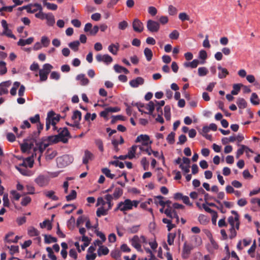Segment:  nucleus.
Listing matches in <instances>:
<instances>
[{
	"label": "nucleus",
	"mask_w": 260,
	"mask_h": 260,
	"mask_svg": "<svg viewBox=\"0 0 260 260\" xmlns=\"http://www.w3.org/2000/svg\"><path fill=\"white\" fill-rule=\"evenodd\" d=\"M74 158L72 156L66 154L57 157L56 160L57 165L60 168H63L71 164Z\"/></svg>",
	"instance_id": "f257e3e1"
},
{
	"label": "nucleus",
	"mask_w": 260,
	"mask_h": 260,
	"mask_svg": "<svg viewBox=\"0 0 260 260\" xmlns=\"http://www.w3.org/2000/svg\"><path fill=\"white\" fill-rule=\"evenodd\" d=\"M131 210H132V201L130 199H126L123 202H120L117 204L114 211L120 210L125 214L126 211Z\"/></svg>",
	"instance_id": "f03ea898"
},
{
	"label": "nucleus",
	"mask_w": 260,
	"mask_h": 260,
	"mask_svg": "<svg viewBox=\"0 0 260 260\" xmlns=\"http://www.w3.org/2000/svg\"><path fill=\"white\" fill-rule=\"evenodd\" d=\"M53 69V66L49 63H45L43 69L39 71L40 80L41 81H45L48 78V75Z\"/></svg>",
	"instance_id": "7ed1b4c3"
},
{
	"label": "nucleus",
	"mask_w": 260,
	"mask_h": 260,
	"mask_svg": "<svg viewBox=\"0 0 260 260\" xmlns=\"http://www.w3.org/2000/svg\"><path fill=\"white\" fill-rule=\"evenodd\" d=\"M146 26L148 31L151 32H156L160 28L159 23L151 19L147 21Z\"/></svg>",
	"instance_id": "20e7f679"
},
{
	"label": "nucleus",
	"mask_w": 260,
	"mask_h": 260,
	"mask_svg": "<svg viewBox=\"0 0 260 260\" xmlns=\"http://www.w3.org/2000/svg\"><path fill=\"white\" fill-rule=\"evenodd\" d=\"M2 26L4 30L2 34V35L6 36L8 37L16 39V37L12 34V30L8 28V25L6 20H2L1 21Z\"/></svg>",
	"instance_id": "39448f33"
},
{
	"label": "nucleus",
	"mask_w": 260,
	"mask_h": 260,
	"mask_svg": "<svg viewBox=\"0 0 260 260\" xmlns=\"http://www.w3.org/2000/svg\"><path fill=\"white\" fill-rule=\"evenodd\" d=\"M23 9H26L27 12L30 13H34L38 10H42V7L39 4L36 3L34 5L30 4L22 7Z\"/></svg>",
	"instance_id": "423d86ee"
},
{
	"label": "nucleus",
	"mask_w": 260,
	"mask_h": 260,
	"mask_svg": "<svg viewBox=\"0 0 260 260\" xmlns=\"http://www.w3.org/2000/svg\"><path fill=\"white\" fill-rule=\"evenodd\" d=\"M193 249V246L190 244H188L186 242L184 243L182 252V257L183 259H187L189 257V255L190 254L191 251Z\"/></svg>",
	"instance_id": "0eeeda50"
},
{
	"label": "nucleus",
	"mask_w": 260,
	"mask_h": 260,
	"mask_svg": "<svg viewBox=\"0 0 260 260\" xmlns=\"http://www.w3.org/2000/svg\"><path fill=\"white\" fill-rule=\"evenodd\" d=\"M35 182L40 187L47 186L49 183V179L43 175H39L35 179Z\"/></svg>",
	"instance_id": "6e6552de"
},
{
	"label": "nucleus",
	"mask_w": 260,
	"mask_h": 260,
	"mask_svg": "<svg viewBox=\"0 0 260 260\" xmlns=\"http://www.w3.org/2000/svg\"><path fill=\"white\" fill-rule=\"evenodd\" d=\"M34 146L33 142L28 139L24 140V143L20 145L21 150L23 153L28 152Z\"/></svg>",
	"instance_id": "1a4fd4ad"
},
{
	"label": "nucleus",
	"mask_w": 260,
	"mask_h": 260,
	"mask_svg": "<svg viewBox=\"0 0 260 260\" xmlns=\"http://www.w3.org/2000/svg\"><path fill=\"white\" fill-rule=\"evenodd\" d=\"M60 130L61 131H59V132H58L59 134H58V135H57V136H58L61 142H62L64 143H67L68 141V140L67 138H66L64 137H71V136L70 135V133L67 127H64L62 129L61 128V129H60Z\"/></svg>",
	"instance_id": "9d476101"
},
{
	"label": "nucleus",
	"mask_w": 260,
	"mask_h": 260,
	"mask_svg": "<svg viewBox=\"0 0 260 260\" xmlns=\"http://www.w3.org/2000/svg\"><path fill=\"white\" fill-rule=\"evenodd\" d=\"M96 59L99 62L103 61L106 64H108L112 62V57L108 54H98L96 57Z\"/></svg>",
	"instance_id": "9b49d317"
},
{
	"label": "nucleus",
	"mask_w": 260,
	"mask_h": 260,
	"mask_svg": "<svg viewBox=\"0 0 260 260\" xmlns=\"http://www.w3.org/2000/svg\"><path fill=\"white\" fill-rule=\"evenodd\" d=\"M36 153H32V155L29 157L26 158L23 161V162L20 164V166L22 167H28L31 168L33 167L34 160V157L36 156Z\"/></svg>",
	"instance_id": "f8f14e48"
},
{
	"label": "nucleus",
	"mask_w": 260,
	"mask_h": 260,
	"mask_svg": "<svg viewBox=\"0 0 260 260\" xmlns=\"http://www.w3.org/2000/svg\"><path fill=\"white\" fill-rule=\"evenodd\" d=\"M133 28L137 32H141L144 29L143 23L138 19H135L133 22Z\"/></svg>",
	"instance_id": "ddd939ff"
},
{
	"label": "nucleus",
	"mask_w": 260,
	"mask_h": 260,
	"mask_svg": "<svg viewBox=\"0 0 260 260\" xmlns=\"http://www.w3.org/2000/svg\"><path fill=\"white\" fill-rule=\"evenodd\" d=\"M55 113L53 111H49L47 114V118H49V121L52 125H56L60 120V116H54Z\"/></svg>",
	"instance_id": "4468645a"
},
{
	"label": "nucleus",
	"mask_w": 260,
	"mask_h": 260,
	"mask_svg": "<svg viewBox=\"0 0 260 260\" xmlns=\"http://www.w3.org/2000/svg\"><path fill=\"white\" fill-rule=\"evenodd\" d=\"M144 83V79L141 77H138L129 82L130 86L133 88H137L139 85H142Z\"/></svg>",
	"instance_id": "2eb2a0df"
},
{
	"label": "nucleus",
	"mask_w": 260,
	"mask_h": 260,
	"mask_svg": "<svg viewBox=\"0 0 260 260\" xmlns=\"http://www.w3.org/2000/svg\"><path fill=\"white\" fill-rule=\"evenodd\" d=\"M38 147H35L33 149L34 153H36V152L37 151H39L41 154H42L44 150L46 149V148L49 146V143H44L43 142H41L39 143L36 144Z\"/></svg>",
	"instance_id": "dca6fc26"
},
{
	"label": "nucleus",
	"mask_w": 260,
	"mask_h": 260,
	"mask_svg": "<svg viewBox=\"0 0 260 260\" xmlns=\"http://www.w3.org/2000/svg\"><path fill=\"white\" fill-rule=\"evenodd\" d=\"M17 170L23 175L26 176H30L32 175L31 171L27 169V167L16 166Z\"/></svg>",
	"instance_id": "f3484780"
},
{
	"label": "nucleus",
	"mask_w": 260,
	"mask_h": 260,
	"mask_svg": "<svg viewBox=\"0 0 260 260\" xmlns=\"http://www.w3.org/2000/svg\"><path fill=\"white\" fill-rule=\"evenodd\" d=\"M149 140V137L146 135H141L137 137L135 142L136 143L143 142V145L145 146L148 145V141Z\"/></svg>",
	"instance_id": "a211bd4d"
},
{
	"label": "nucleus",
	"mask_w": 260,
	"mask_h": 260,
	"mask_svg": "<svg viewBox=\"0 0 260 260\" xmlns=\"http://www.w3.org/2000/svg\"><path fill=\"white\" fill-rule=\"evenodd\" d=\"M93 158V154L88 150L84 151V155L83 157V164L86 165L88 163L89 160H92Z\"/></svg>",
	"instance_id": "6ab92c4d"
},
{
	"label": "nucleus",
	"mask_w": 260,
	"mask_h": 260,
	"mask_svg": "<svg viewBox=\"0 0 260 260\" xmlns=\"http://www.w3.org/2000/svg\"><path fill=\"white\" fill-rule=\"evenodd\" d=\"M205 63L204 61H201L200 62L199 60L198 59H194L191 62H186L184 63V66L186 68L190 67L192 69L196 68L199 63L204 64Z\"/></svg>",
	"instance_id": "aec40b11"
},
{
	"label": "nucleus",
	"mask_w": 260,
	"mask_h": 260,
	"mask_svg": "<svg viewBox=\"0 0 260 260\" xmlns=\"http://www.w3.org/2000/svg\"><path fill=\"white\" fill-rule=\"evenodd\" d=\"M77 80L80 81V84L82 86H85L89 83V80L85 77L83 74H79L76 78Z\"/></svg>",
	"instance_id": "412c9836"
},
{
	"label": "nucleus",
	"mask_w": 260,
	"mask_h": 260,
	"mask_svg": "<svg viewBox=\"0 0 260 260\" xmlns=\"http://www.w3.org/2000/svg\"><path fill=\"white\" fill-rule=\"evenodd\" d=\"M34 41V38L32 37H30L26 40L20 39L19 41L17 42V45L18 46H24L26 45L31 44Z\"/></svg>",
	"instance_id": "4be33fe9"
},
{
	"label": "nucleus",
	"mask_w": 260,
	"mask_h": 260,
	"mask_svg": "<svg viewBox=\"0 0 260 260\" xmlns=\"http://www.w3.org/2000/svg\"><path fill=\"white\" fill-rule=\"evenodd\" d=\"M217 68L219 71H220V72H219L218 75L219 78H224L228 75H229V73L225 68H222L220 66H219Z\"/></svg>",
	"instance_id": "5701e85b"
},
{
	"label": "nucleus",
	"mask_w": 260,
	"mask_h": 260,
	"mask_svg": "<svg viewBox=\"0 0 260 260\" xmlns=\"http://www.w3.org/2000/svg\"><path fill=\"white\" fill-rule=\"evenodd\" d=\"M139 237L137 235H135L133 237L131 240L132 245L137 249H139L141 248V245L139 243Z\"/></svg>",
	"instance_id": "b1692460"
},
{
	"label": "nucleus",
	"mask_w": 260,
	"mask_h": 260,
	"mask_svg": "<svg viewBox=\"0 0 260 260\" xmlns=\"http://www.w3.org/2000/svg\"><path fill=\"white\" fill-rule=\"evenodd\" d=\"M119 45L118 43L117 44H112L108 47V50L113 54L116 55L117 51L119 50Z\"/></svg>",
	"instance_id": "393cba45"
},
{
	"label": "nucleus",
	"mask_w": 260,
	"mask_h": 260,
	"mask_svg": "<svg viewBox=\"0 0 260 260\" xmlns=\"http://www.w3.org/2000/svg\"><path fill=\"white\" fill-rule=\"evenodd\" d=\"M236 103L240 109L246 108L247 105L246 101L241 98H239L237 99Z\"/></svg>",
	"instance_id": "a878e982"
},
{
	"label": "nucleus",
	"mask_w": 260,
	"mask_h": 260,
	"mask_svg": "<svg viewBox=\"0 0 260 260\" xmlns=\"http://www.w3.org/2000/svg\"><path fill=\"white\" fill-rule=\"evenodd\" d=\"M44 140H47L48 141L51 143H56L60 141V139L57 135L50 136L46 138H43Z\"/></svg>",
	"instance_id": "bb28decb"
},
{
	"label": "nucleus",
	"mask_w": 260,
	"mask_h": 260,
	"mask_svg": "<svg viewBox=\"0 0 260 260\" xmlns=\"http://www.w3.org/2000/svg\"><path fill=\"white\" fill-rule=\"evenodd\" d=\"M108 209H105L104 207L102 206L98 208L96 210V216L99 217L102 216L106 215L108 214Z\"/></svg>",
	"instance_id": "cd10ccee"
},
{
	"label": "nucleus",
	"mask_w": 260,
	"mask_h": 260,
	"mask_svg": "<svg viewBox=\"0 0 260 260\" xmlns=\"http://www.w3.org/2000/svg\"><path fill=\"white\" fill-rule=\"evenodd\" d=\"M44 194L47 197L53 201H57L59 200L58 197L55 195V192L53 190L45 191Z\"/></svg>",
	"instance_id": "c85d7f7f"
},
{
	"label": "nucleus",
	"mask_w": 260,
	"mask_h": 260,
	"mask_svg": "<svg viewBox=\"0 0 260 260\" xmlns=\"http://www.w3.org/2000/svg\"><path fill=\"white\" fill-rule=\"evenodd\" d=\"M123 194V190L121 188L116 187L115 189L114 193L112 195L114 199L117 200Z\"/></svg>",
	"instance_id": "c756f323"
},
{
	"label": "nucleus",
	"mask_w": 260,
	"mask_h": 260,
	"mask_svg": "<svg viewBox=\"0 0 260 260\" xmlns=\"http://www.w3.org/2000/svg\"><path fill=\"white\" fill-rule=\"evenodd\" d=\"M109 252V249L105 246H101L98 250V254L99 256H101L102 255H107L108 254Z\"/></svg>",
	"instance_id": "7c9ffc66"
},
{
	"label": "nucleus",
	"mask_w": 260,
	"mask_h": 260,
	"mask_svg": "<svg viewBox=\"0 0 260 260\" xmlns=\"http://www.w3.org/2000/svg\"><path fill=\"white\" fill-rule=\"evenodd\" d=\"M137 149V145H133L132 147L128 150L127 155L129 156V159H133L135 157L136 152Z\"/></svg>",
	"instance_id": "2f4dec72"
},
{
	"label": "nucleus",
	"mask_w": 260,
	"mask_h": 260,
	"mask_svg": "<svg viewBox=\"0 0 260 260\" xmlns=\"http://www.w3.org/2000/svg\"><path fill=\"white\" fill-rule=\"evenodd\" d=\"M144 53L147 60L150 61L153 56V53L151 50L148 48H146L144 50Z\"/></svg>",
	"instance_id": "473e14b6"
},
{
	"label": "nucleus",
	"mask_w": 260,
	"mask_h": 260,
	"mask_svg": "<svg viewBox=\"0 0 260 260\" xmlns=\"http://www.w3.org/2000/svg\"><path fill=\"white\" fill-rule=\"evenodd\" d=\"M28 234L30 237L38 236L40 234L38 230L34 227H30L28 229Z\"/></svg>",
	"instance_id": "72a5a7b5"
},
{
	"label": "nucleus",
	"mask_w": 260,
	"mask_h": 260,
	"mask_svg": "<svg viewBox=\"0 0 260 260\" xmlns=\"http://www.w3.org/2000/svg\"><path fill=\"white\" fill-rule=\"evenodd\" d=\"M164 116L167 120L171 119V108L169 105H166L164 108Z\"/></svg>",
	"instance_id": "f704fd0d"
},
{
	"label": "nucleus",
	"mask_w": 260,
	"mask_h": 260,
	"mask_svg": "<svg viewBox=\"0 0 260 260\" xmlns=\"http://www.w3.org/2000/svg\"><path fill=\"white\" fill-rule=\"evenodd\" d=\"M10 85L9 82H5L0 84V95L4 94H7L8 93V89L4 86H8Z\"/></svg>",
	"instance_id": "c9c22d12"
},
{
	"label": "nucleus",
	"mask_w": 260,
	"mask_h": 260,
	"mask_svg": "<svg viewBox=\"0 0 260 260\" xmlns=\"http://www.w3.org/2000/svg\"><path fill=\"white\" fill-rule=\"evenodd\" d=\"M243 86L241 84H235L233 86V90L231 91L232 95H237L240 90L241 87Z\"/></svg>",
	"instance_id": "e433bc0d"
},
{
	"label": "nucleus",
	"mask_w": 260,
	"mask_h": 260,
	"mask_svg": "<svg viewBox=\"0 0 260 260\" xmlns=\"http://www.w3.org/2000/svg\"><path fill=\"white\" fill-rule=\"evenodd\" d=\"M80 45V42L78 41H75L69 44V47L74 51L78 50V47Z\"/></svg>",
	"instance_id": "4c0bfd02"
},
{
	"label": "nucleus",
	"mask_w": 260,
	"mask_h": 260,
	"mask_svg": "<svg viewBox=\"0 0 260 260\" xmlns=\"http://www.w3.org/2000/svg\"><path fill=\"white\" fill-rule=\"evenodd\" d=\"M101 171L107 177L110 179H113L115 177V175L111 174L110 170L107 168L102 169Z\"/></svg>",
	"instance_id": "58836bf2"
},
{
	"label": "nucleus",
	"mask_w": 260,
	"mask_h": 260,
	"mask_svg": "<svg viewBox=\"0 0 260 260\" xmlns=\"http://www.w3.org/2000/svg\"><path fill=\"white\" fill-rule=\"evenodd\" d=\"M45 18L47 20V24L50 26H52L55 23V19L52 14H46Z\"/></svg>",
	"instance_id": "ea45409f"
},
{
	"label": "nucleus",
	"mask_w": 260,
	"mask_h": 260,
	"mask_svg": "<svg viewBox=\"0 0 260 260\" xmlns=\"http://www.w3.org/2000/svg\"><path fill=\"white\" fill-rule=\"evenodd\" d=\"M41 228H47L48 230H51L52 229V224L49 220H45L43 222L40 223Z\"/></svg>",
	"instance_id": "a19ab883"
},
{
	"label": "nucleus",
	"mask_w": 260,
	"mask_h": 260,
	"mask_svg": "<svg viewBox=\"0 0 260 260\" xmlns=\"http://www.w3.org/2000/svg\"><path fill=\"white\" fill-rule=\"evenodd\" d=\"M164 199V197L158 196L155 197L154 202L156 204H159L161 207H165V201L163 200Z\"/></svg>",
	"instance_id": "79ce46f5"
},
{
	"label": "nucleus",
	"mask_w": 260,
	"mask_h": 260,
	"mask_svg": "<svg viewBox=\"0 0 260 260\" xmlns=\"http://www.w3.org/2000/svg\"><path fill=\"white\" fill-rule=\"evenodd\" d=\"M198 73L199 76L203 77L207 75L208 70L206 67H200L198 69Z\"/></svg>",
	"instance_id": "37998d69"
},
{
	"label": "nucleus",
	"mask_w": 260,
	"mask_h": 260,
	"mask_svg": "<svg viewBox=\"0 0 260 260\" xmlns=\"http://www.w3.org/2000/svg\"><path fill=\"white\" fill-rule=\"evenodd\" d=\"M250 102L254 105H257L259 104L258 97L256 93H252L250 98Z\"/></svg>",
	"instance_id": "c03bdc74"
},
{
	"label": "nucleus",
	"mask_w": 260,
	"mask_h": 260,
	"mask_svg": "<svg viewBox=\"0 0 260 260\" xmlns=\"http://www.w3.org/2000/svg\"><path fill=\"white\" fill-rule=\"evenodd\" d=\"M40 132H34L30 136H29L27 139H28L30 141L34 142H37V139L40 136Z\"/></svg>",
	"instance_id": "a18cd8bd"
},
{
	"label": "nucleus",
	"mask_w": 260,
	"mask_h": 260,
	"mask_svg": "<svg viewBox=\"0 0 260 260\" xmlns=\"http://www.w3.org/2000/svg\"><path fill=\"white\" fill-rule=\"evenodd\" d=\"M94 143L96 146L98 147L99 150L103 152L104 149L102 140L101 139H95Z\"/></svg>",
	"instance_id": "49530a36"
},
{
	"label": "nucleus",
	"mask_w": 260,
	"mask_h": 260,
	"mask_svg": "<svg viewBox=\"0 0 260 260\" xmlns=\"http://www.w3.org/2000/svg\"><path fill=\"white\" fill-rule=\"evenodd\" d=\"M7 72L6 63L5 61H0V75H3Z\"/></svg>",
	"instance_id": "de8ad7c7"
},
{
	"label": "nucleus",
	"mask_w": 260,
	"mask_h": 260,
	"mask_svg": "<svg viewBox=\"0 0 260 260\" xmlns=\"http://www.w3.org/2000/svg\"><path fill=\"white\" fill-rule=\"evenodd\" d=\"M146 109L148 110L149 112L147 114L152 115V113L155 109V105L152 101H150L146 107Z\"/></svg>",
	"instance_id": "09e8293b"
},
{
	"label": "nucleus",
	"mask_w": 260,
	"mask_h": 260,
	"mask_svg": "<svg viewBox=\"0 0 260 260\" xmlns=\"http://www.w3.org/2000/svg\"><path fill=\"white\" fill-rule=\"evenodd\" d=\"M82 117L81 112L78 110H76L74 112L72 115V119L74 120H81Z\"/></svg>",
	"instance_id": "8fccbe9b"
},
{
	"label": "nucleus",
	"mask_w": 260,
	"mask_h": 260,
	"mask_svg": "<svg viewBox=\"0 0 260 260\" xmlns=\"http://www.w3.org/2000/svg\"><path fill=\"white\" fill-rule=\"evenodd\" d=\"M44 240L46 243L49 244L52 242H56L57 239L56 238L52 237L51 235H45Z\"/></svg>",
	"instance_id": "3c124183"
},
{
	"label": "nucleus",
	"mask_w": 260,
	"mask_h": 260,
	"mask_svg": "<svg viewBox=\"0 0 260 260\" xmlns=\"http://www.w3.org/2000/svg\"><path fill=\"white\" fill-rule=\"evenodd\" d=\"M77 192L75 190H72L71 193L66 197L67 201L73 200L76 198Z\"/></svg>",
	"instance_id": "603ef678"
},
{
	"label": "nucleus",
	"mask_w": 260,
	"mask_h": 260,
	"mask_svg": "<svg viewBox=\"0 0 260 260\" xmlns=\"http://www.w3.org/2000/svg\"><path fill=\"white\" fill-rule=\"evenodd\" d=\"M7 248L10 250V254L13 255L16 253L19 252V247L18 246L12 245L11 246H7Z\"/></svg>",
	"instance_id": "864d4df0"
},
{
	"label": "nucleus",
	"mask_w": 260,
	"mask_h": 260,
	"mask_svg": "<svg viewBox=\"0 0 260 260\" xmlns=\"http://www.w3.org/2000/svg\"><path fill=\"white\" fill-rule=\"evenodd\" d=\"M175 133L174 132H171L168 135L167 138V140L169 144H174V143L175 142Z\"/></svg>",
	"instance_id": "5fc2aeb1"
},
{
	"label": "nucleus",
	"mask_w": 260,
	"mask_h": 260,
	"mask_svg": "<svg viewBox=\"0 0 260 260\" xmlns=\"http://www.w3.org/2000/svg\"><path fill=\"white\" fill-rule=\"evenodd\" d=\"M241 148L238 149L237 150V151L236 152V158H238L240 156L242 155L245 150V148H247V146L244 145H240Z\"/></svg>",
	"instance_id": "6e6d98bb"
},
{
	"label": "nucleus",
	"mask_w": 260,
	"mask_h": 260,
	"mask_svg": "<svg viewBox=\"0 0 260 260\" xmlns=\"http://www.w3.org/2000/svg\"><path fill=\"white\" fill-rule=\"evenodd\" d=\"M29 121L32 124L38 123L40 121V117L39 114H36L34 117L29 118Z\"/></svg>",
	"instance_id": "4d7b16f0"
},
{
	"label": "nucleus",
	"mask_w": 260,
	"mask_h": 260,
	"mask_svg": "<svg viewBox=\"0 0 260 260\" xmlns=\"http://www.w3.org/2000/svg\"><path fill=\"white\" fill-rule=\"evenodd\" d=\"M46 251L48 253L49 257L51 260H57L56 256L54 254L53 251L51 247H48L46 248Z\"/></svg>",
	"instance_id": "13d9d810"
},
{
	"label": "nucleus",
	"mask_w": 260,
	"mask_h": 260,
	"mask_svg": "<svg viewBox=\"0 0 260 260\" xmlns=\"http://www.w3.org/2000/svg\"><path fill=\"white\" fill-rule=\"evenodd\" d=\"M111 256L115 259H118L121 256L120 251L118 250H114L111 252Z\"/></svg>",
	"instance_id": "bf43d9fd"
},
{
	"label": "nucleus",
	"mask_w": 260,
	"mask_h": 260,
	"mask_svg": "<svg viewBox=\"0 0 260 260\" xmlns=\"http://www.w3.org/2000/svg\"><path fill=\"white\" fill-rule=\"evenodd\" d=\"M110 164L115 166V167H119L120 169L124 168V165L122 162L119 161L117 160L111 161L109 162Z\"/></svg>",
	"instance_id": "052dcab7"
},
{
	"label": "nucleus",
	"mask_w": 260,
	"mask_h": 260,
	"mask_svg": "<svg viewBox=\"0 0 260 260\" xmlns=\"http://www.w3.org/2000/svg\"><path fill=\"white\" fill-rule=\"evenodd\" d=\"M31 201V199L30 197L26 196L22 199L21 204L23 206H26L30 203Z\"/></svg>",
	"instance_id": "680f3d73"
},
{
	"label": "nucleus",
	"mask_w": 260,
	"mask_h": 260,
	"mask_svg": "<svg viewBox=\"0 0 260 260\" xmlns=\"http://www.w3.org/2000/svg\"><path fill=\"white\" fill-rule=\"evenodd\" d=\"M141 164L143 166L144 170H147L149 167V162L146 157H143L141 160Z\"/></svg>",
	"instance_id": "e2e57ef3"
},
{
	"label": "nucleus",
	"mask_w": 260,
	"mask_h": 260,
	"mask_svg": "<svg viewBox=\"0 0 260 260\" xmlns=\"http://www.w3.org/2000/svg\"><path fill=\"white\" fill-rule=\"evenodd\" d=\"M139 228H140V225H134V226H132L131 228H128L127 229V231L129 233H132V234L136 233L139 230Z\"/></svg>",
	"instance_id": "0e129e2a"
},
{
	"label": "nucleus",
	"mask_w": 260,
	"mask_h": 260,
	"mask_svg": "<svg viewBox=\"0 0 260 260\" xmlns=\"http://www.w3.org/2000/svg\"><path fill=\"white\" fill-rule=\"evenodd\" d=\"M179 33L177 30H174L170 35L169 37L172 40H177L179 38Z\"/></svg>",
	"instance_id": "69168bd1"
},
{
	"label": "nucleus",
	"mask_w": 260,
	"mask_h": 260,
	"mask_svg": "<svg viewBox=\"0 0 260 260\" xmlns=\"http://www.w3.org/2000/svg\"><path fill=\"white\" fill-rule=\"evenodd\" d=\"M50 77L51 79L58 80L60 79V74L57 72L53 71L51 73Z\"/></svg>",
	"instance_id": "338daca9"
},
{
	"label": "nucleus",
	"mask_w": 260,
	"mask_h": 260,
	"mask_svg": "<svg viewBox=\"0 0 260 260\" xmlns=\"http://www.w3.org/2000/svg\"><path fill=\"white\" fill-rule=\"evenodd\" d=\"M199 222L202 224H205L207 222V217L203 214H200L198 217Z\"/></svg>",
	"instance_id": "774afa93"
}]
</instances>
